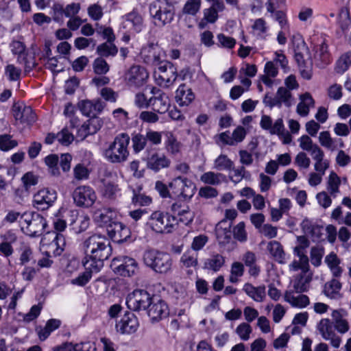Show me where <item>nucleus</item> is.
<instances>
[{"label": "nucleus", "mask_w": 351, "mask_h": 351, "mask_svg": "<svg viewBox=\"0 0 351 351\" xmlns=\"http://www.w3.org/2000/svg\"><path fill=\"white\" fill-rule=\"evenodd\" d=\"M19 145L18 141L12 138L10 134H0V150L2 152H9Z\"/></svg>", "instance_id": "56"}, {"label": "nucleus", "mask_w": 351, "mask_h": 351, "mask_svg": "<svg viewBox=\"0 0 351 351\" xmlns=\"http://www.w3.org/2000/svg\"><path fill=\"white\" fill-rule=\"evenodd\" d=\"M13 114L15 119L21 123L30 124L35 121L36 115L30 106L14 105Z\"/></svg>", "instance_id": "26"}, {"label": "nucleus", "mask_w": 351, "mask_h": 351, "mask_svg": "<svg viewBox=\"0 0 351 351\" xmlns=\"http://www.w3.org/2000/svg\"><path fill=\"white\" fill-rule=\"evenodd\" d=\"M276 101H277V106L279 108L282 105L290 107L293 103L291 93L285 87H280L276 95Z\"/></svg>", "instance_id": "46"}, {"label": "nucleus", "mask_w": 351, "mask_h": 351, "mask_svg": "<svg viewBox=\"0 0 351 351\" xmlns=\"http://www.w3.org/2000/svg\"><path fill=\"white\" fill-rule=\"evenodd\" d=\"M225 263L224 257L219 254L211 255L206 259L204 262V268L213 271H218Z\"/></svg>", "instance_id": "45"}, {"label": "nucleus", "mask_w": 351, "mask_h": 351, "mask_svg": "<svg viewBox=\"0 0 351 351\" xmlns=\"http://www.w3.org/2000/svg\"><path fill=\"white\" fill-rule=\"evenodd\" d=\"M61 325V321L58 319H49L44 327H37L36 331L40 341L46 340L52 332L58 329Z\"/></svg>", "instance_id": "36"}, {"label": "nucleus", "mask_w": 351, "mask_h": 351, "mask_svg": "<svg viewBox=\"0 0 351 351\" xmlns=\"http://www.w3.org/2000/svg\"><path fill=\"white\" fill-rule=\"evenodd\" d=\"M319 142L326 149L333 152L338 149L343 148V141L340 138H332L328 131H323L319 133Z\"/></svg>", "instance_id": "28"}, {"label": "nucleus", "mask_w": 351, "mask_h": 351, "mask_svg": "<svg viewBox=\"0 0 351 351\" xmlns=\"http://www.w3.org/2000/svg\"><path fill=\"white\" fill-rule=\"evenodd\" d=\"M341 289L340 282L337 279H332L325 285L324 291L327 297L331 299H337L340 297Z\"/></svg>", "instance_id": "47"}, {"label": "nucleus", "mask_w": 351, "mask_h": 351, "mask_svg": "<svg viewBox=\"0 0 351 351\" xmlns=\"http://www.w3.org/2000/svg\"><path fill=\"white\" fill-rule=\"evenodd\" d=\"M97 52L101 56H114L118 52V49L114 43L105 42L97 47Z\"/></svg>", "instance_id": "55"}, {"label": "nucleus", "mask_w": 351, "mask_h": 351, "mask_svg": "<svg viewBox=\"0 0 351 351\" xmlns=\"http://www.w3.org/2000/svg\"><path fill=\"white\" fill-rule=\"evenodd\" d=\"M290 271H300V274L308 272V258L307 256H303L298 260H294L289 265Z\"/></svg>", "instance_id": "59"}, {"label": "nucleus", "mask_w": 351, "mask_h": 351, "mask_svg": "<svg viewBox=\"0 0 351 351\" xmlns=\"http://www.w3.org/2000/svg\"><path fill=\"white\" fill-rule=\"evenodd\" d=\"M226 179V176L222 173L208 171L202 175L200 180L207 184L217 185Z\"/></svg>", "instance_id": "51"}, {"label": "nucleus", "mask_w": 351, "mask_h": 351, "mask_svg": "<svg viewBox=\"0 0 351 351\" xmlns=\"http://www.w3.org/2000/svg\"><path fill=\"white\" fill-rule=\"evenodd\" d=\"M146 162L147 167L154 172L162 169L167 168L170 165V160L164 154L158 152H147V156L143 158Z\"/></svg>", "instance_id": "21"}, {"label": "nucleus", "mask_w": 351, "mask_h": 351, "mask_svg": "<svg viewBox=\"0 0 351 351\" xmlns=\"http://www.w3.org/2000/svg\"><path fill=\"white\" fill-rule=\"evenodd\" d=\"M152 96L151 107L153 110L162 114L168 111L170 107L169 96L156 87L152 86L150 90Z\"/></svg>", "instance_id": "18"}, {"label": "nucleus", "mask_w": 351, "mask_h": 351, "mask_svg": "<svg viewBox=\"0 0 351 351\" xmlns=\"http://www.w3.org/2000/svg\"><path fill=\"white\" fill-rule=\"evenodd\" d=\"M141 188H139L138 191L133 190V195L132 197V202L135 206H147L152 203L151 197L146 195L144 193H140Z\"/></svg>", "instance_id": "58"}, {"label": "nucleus", "mask_w": 351, "mask_h": 351, "mask_svg": "<svg viewBox=\"0 0 351 351\" xmlns=\"http://www.w3.org/2000/svg\"><path fill=\"white\" fill-rule=\"evenodd\" d=\"M107 233L113 241L119 243L126 241L130 237L129 228L118 221L108 226Z\"/></svg>", "instance_id": "22"}, {"label": "nucleus", "mask_w": 351, "mask_h": 351, "mask_svg": "<svg viewBox=\"0 0 351 351\" xmlns=\"http://www.w3.org/2000/svg\"><path fill=\"white\" fill-rule=\"evenodd\" d=\"M67 213L66 208L61 207L56 213L53 220L54 229L58 232H63L66 228L65 215Z\"/></svg>", "instance_id": "52"}, {"label": "nucleus", "mask_w": 351, "mask_h": 351, "mask_svg": "<svg viewBox=\"0 0 351 351\" xmlns=\"http://www.w3.org/2000/svg\"><path fill=\"white\" fill-rule=\"evenodd\" d=\"M302 228L307 237H310L313 241L318 239L322 234V228L315 225L311 221L304 219L302 222Z\"/></svg>", "instance_id": "42"}, {"label": "nucleus", "mask_w": 351, "mask_h": 351, "mask_svg": "<svg viewBox=\"0 0 351 351\" xmlns=\"http://www.w3.org/2000/svg\"><path fill=\"white\" fill-rule=\"evenodd\" d=\"M85 271L80 274L77 278L71 280V282L72 285L77 286H84L90 280L93 272H98L99 271L94 270L93 269H88L85 267Z\"/></svg>", "instance_id": "61"}, {"label": "nucleus", "mask_w": 351, "mask_h": 351, "mask_svg": "<svg viewBox=\"0 0 351 351\" xmlns=\"http://www.w3.org/2000/svg\"><path fill=\"white\" fill-rule=\"evenodd\" d=\"M309 272L300 274L292 281V287L289 289L297 293H302L306 290L307 285L311 281Z\"/></svg>", "instance_id": "41"}, {"label": "nucleus", "mask_w": 351, "mask_h": 351, "mask_svg": "<svg viewBox=\"0 0 351 351\" xmlns=\"http://www.w3.org/2000/svg\"><path fill=\"white\" fill-rule=\"evenodd\" d=\"M21 230L29 237L40 236L47 226L46 219L37 213H25L21 215Z\"/></svg>", "instance_id": "5"}, {"label": "nucleus", "mask_w": 351, "mask_h": 351, "mask_svg": "<svg viewBox=\"0 0 351 351\" xmlns=\"http://www.w3.org/2000/svg\"><path fill=\"white\" fill-rule=\"evenodd\" d=\"M315 100L309 93H304L299 95V102L297 105L296 112L302 117L308 115L311 108L315 107Z\"/></svg>", "instance_id": "30"}, {"label": "nucleus", "mask_w": 351, "mask_h": 351, "mask_svg": "<svg viewBox=\"0 0 351 351\" xmlns=\"http://www.w3.org/2000/svg\"><path fill=\"white\" fill-rule=\"evenodd\" d=\"M148 77L149 73L144 67L135 65L130 67L128 71L125 78L128 86L139 87L146 82Z\"/></svg>", "instance_id": "20"}, {"label": "nucleus", "mask_w": 351, "mask_h": 351, "mask_svg": "<svg viewBox=\"0 0 351 351\" xmlns=\"http://www.w3.org/2000/svg\"><path fill=\"white\" fill-rule=\"evenodd\" d=\"M90 222V217L85 213L79 214L75 220L71 221V225L75 233H81L88 229Z\"/></svg>", "instance_id": "44"}, {"label": "nucleus", "mask_w": 351, "mask_h": 351, "mask_svg": "<svg viewBox=\"0 0 351 351\" xmlns=\"http://www.w3.org/2000/svg\"><path fill=\"white\" fill-rule=\"evenodd\" d=\"M51 55V49L49 47H46V58L45 66L52 72H60L62 70L61 66H58V59L55 57L50 58Z\"/></svg>", "instance_id": "63"}, {"label": "nucleus", "mask_w": 351, "mask_h": 351, "mask_svg": "<svg viewBox=\"0 0 351 351\" xmlns=\"http://www.w3.org/2000/svg\"><path fill=\"white\" fill-rule=\"evenodd\" d=\"M58 162L59 158L56 154H49L45 158V163L48 167V171L53 176H58L60 174Z\"/></svg>", "instance_id": "54"}, {"label": "nucleus", "mask_w": 351, "mask_h": 351, "mask_svg": "<svg viewBox=\"0 0 351 351\" xmlns=\"http://www.w3.org/2000/svg\"><path fill=\"white\" fill-rule=\"evenodd\" d=\"M86 253L88 257L83 263L84 267L99 271L103 262L109 258L112 249L108 239L100 234H95L84 241Z\"/></svg>", "instance_id": "1"}, {"label": "nucleus", "mask_w": 351, "mask_h": 351, "mask_svg": "<svg viewBox=\"0 0 351 351\" xmlns=\"http://www.w3.org/2000/svg\"><path fill=\"white\" fill-rule=\"evenodd\" d=\"M100 125L97 119H90L84 123L78 130V132L83 137L93 134L99 129Z\"/></svg>", "instance_id": "48"}, {"label": "nucleus", "mask_w": 351, "mask_h": 351, "mask_svg": "<svg viewBox=\"0 0 351 351\" xmlns=\"http://www.w3.org/2000/svg\"><path fill=\"white\" fill-rule=\"evenodd\" d=\"M325 263L330 268L333 276L337 277L341 274L342 269L339 267L340 261L336 254L331 252L327 255L325 258Z\"/></svg>", "instance_id": "49"}, {"label": "nucleus", "mask_w": 351, "mask_h": 351, "mask_svg": "<svg viewBox=\"0 0 351 351\" xmlns=\"http://www.w3.org/2000/svg\"><path fill=\"white\" fill-rule=\"evenodd\" d=\"M318 330L324 339L331 338L334 335V327L328 319H322L318 325Z\"/></svg>", "instance_id": "57"}, {"label": "nucleus", "mask_w": 351, "mask_h": 351, "mask_svg": "<svg viewBox=\"0 0 351 351\" xmlns=\"http://www.w3.org/2000/svg\"><path fill=\"white\" fill-rule=\"evenodd\" d=\"M165 136V145L167 151L171 154H176L180 152L181 143L177 140L172 132H164Z\"/></svg>", "instance_id": "43"}, {"label": "nucleus", "mask_w": 351, "mask_h": 351, "mask_svg": "<svg viewBox=\"0 0 351 351\" xmlns=\"http://www.w3.org/2000/svg\"><path fill=\"white\" fill-rule=\"evenodd\" d=\"M57 199V192L52 189L43 188L38 191L33 197L34 206L38 209L46 210Z\"/></svg>", "instance_id": "15"}, {"label": "nucleus", "mask_w": 351, "mask_h": 351, "mask_svg": "<svg viewBox=\"0 0 351 351\" xmlns=\"http://www.w3.org/2000/svg\"><path fill=\"white\" fill-rule=\"evenodd\" d=\"M178 219L160 210L153 212L147 221V226L156 233H170L178 225Z\"/></svg>", "instance_id": "4"}, {"label": "nucleus", "mask_w": 351, "mask_h": 351, "mask_svg": "<svg viewBox=\"0 0 351 351\" xmlns=\"http://www.w3.org/2000/svg\"><path fill=\"white\" fill-rule=\"evenodd\" d=\"M154 68L155 83L162 88L173 86L178 77L176 68L169 61L164 60Z\"/></svg>", "instance_id": "7"}, {"label": "nucleus", "mask_w": 351, "mask_h": 351, "mask_svg": "<svg viewBox=\"0 0 351 351\" xmlns=\"http://www.w3.org/2000/svg\"><path fill=\"white\" fill-rule=\"evenodd\" d=\"M231 223L226 220L219 222L215 228L216 237L219 244L228 243L231 239Z\"/></svg>", "instance_id": "33"}, {"label": "nucleus", "mask_w": 351, "mask_h": 351, "mask_svg": "<svg viewBox=\"0 0 351 351\" xmlns=\"http://www.w3.org/2000/svg\"><path fill=\"white\" fill-rule=\"evenodd\" d=\"M340 185L341 178L335 172L331 171L327 179L326 189L333 198H335L339 193Z\"/></svg>", "instance_id": "40"}, {"label": "nucleus", "mask_w": 351, "mask_h": 351, "mask_svg": "<svg viewBox=\"0 0 351 351\" xmlns=\"http://www.w3.org/2000/svg\"><path fill=\"white\" fill-rule=\"evenodd\" d=\"M154 298L145 290L136 289L126 298V305L132 311L145 310L151 304Z\"/></svg>", "instance_id": "11"}, {"label": "nucleus", "mask_w": 351, "mask_h": 351, "mask_svg": "<svg viewBox=\"0 0 351 351\" xmlns=\"http://www.w3.org/2000/svg\"><path fill=\"white\" fill-rule=\"evenodd\" d=\"M234 163L226 155L220 154L214 161V168L218 171H231Z\"/></svg>", "instance_id": "53"}, {"label": "nucleus", "mask_w": 351, "mask_h": 351, "mask_svg": "<svg viewBox=\"0 0 351 351\" xmlns=\"http://www.w3.org/2000/svg\"><path fill=\"white\" fill-rule=\"evenodd\" d=\"M115 217V211L111 209H104L95 214L94 220L98 226L106 228L108 231V226L117 222L114 221Z\"/></svg>", "instance_id": "34"}, {"label": "nucleus", "mask_w": 351, "mask_h": 351, "mask_svg": "<svg viewBox=\"0 0 351 351\" xmlns=\"http://www.w3.org/2000/svg\"><path fill=\"white\" fill-rule=\"evenodd\" d=\"M149 14L156 25L169 23L173 19L172 6L166 0H156L149 6Z\"/></svg>", "instance_id": "8"}, {"label": "nucleus", "mask_w": 351, "mask_h": 351, "mask_svg": "<svg viewBox=\"0 0 351 351\" xmlns=\"http://www.w3.org/2000/svg\"><path fill=\"white\" fill-rule=\"evenodd\" d=\"M243 291L256 302H262L265 297V287H254L250 283H245L243 287Z\"/></svg>", "instance_id": "39"}, {"label": "nucleus", "mask_w": 351, "mask_h": 351, "mask_svg": "<svg viewBox=\"0 0 351 351\" xmlns=\"http://www.w3.org/2000/svg\"><path fill=\"white\" fill-rule=\"evenodd\" d=\"M53 351H91L95 346L90 342H82L79 343H64L53 348Z\"/></svg>", "instance_id": "37"}, {"label": "nucleus", "mask_w": 351, "mask_h": 351, "mask_svg": "<svg viewBox=\"0 0 351 351\" xmlns=\"http://www.w3.org/2000/svg\"><path fill=\"white\" fill-rule=\"evenodd\" d=\"M244 267L243 265L239 262H234L232 263L230 269V275L229 280L232 283H236L239 281V278L243 275Z\"/></svg>", "instance_id": "62"}, {"label": "nucleus", "mask_w": 351, "mask_h": 351, "mask_svg": "<svg viewBox=\"0 0 351 351\" xmlns=\"http://www.w3.org/2000/svg\"><path fill=\"white\" fill-rule=\"evenodd\" d=\"M141 56L143 61L154 66L165 60L166 55L165 51L158 45H148L142 49Z\"/></svg>", "instance_id": "16"}, {"label": "nucleus", "mask_w": 351, "mask_h": 351, "mask_svg": "<svg viewBox=\"0 0 351 351\" xmlns=\"http://www.w3.org/2000/svg\"><path fill=\"white\" fill-rule=\"evenodd\" d=\"M195 99L191 88L184 84H180L176 91V101L181 106L189 105Z\"/></svg>", "instance_id": "35"}, {"label": "nucleus", "mask_w": 351, "mask_h": 351, "mask_svg": "<svg viewBox=\"0 0 351 351\" xmlns=\"http://www.w3.org/2000/svg\"><path fill=\"white\" fill-rule=\"evenodd\" d=\"M10 48L13 55L16 56L17 62L23 64L25 68L34 66V62L29 56L25 44L20 40H14L10 44Z\"/></svg>", "instance_id": "19"}, {"label": "nucleus", "mask_w": 351, "mask_h": 351, "mask_svg": "<svg viewBox=\"0 0 351 351\" xmlns=\"http://www.w3.org/2000/svg\"><path fill=\"white\" fill-rule=\"evenodd\" d=\"M149 307L148 315L152 320H159L167 317L169 315L167 304L158 298L154 297Z\"/></svg>", "instance_id": "23"}, {"label": "nucleus", "mask_w": 351, "mask_h": 351, "mask_svg": "<svg viewBox=\"0 0 351 351\" xmlns=\"http://www.w3.org/2000/svg\"><path fill=\"white\" fill-rule=\"evenodd\" d=\"M251 34L258 40H266L270 36V28L262 18L252 21Z\"/></svg>", "instance_id": "29"}, {"label": "nucleus", "mask_w": 351, "mask_h": 351, "mask_svg": "<svg viewBox=\"0 0 351 351\" xmlns=\"http://www.w3.org/2000/svg\"><path fill=\"white\" fill-rule=\"evenodd\" d=\"M97 194L90 186L81 185L76 187L73 193V199L78 207L88 208L93 206L97 200Z\"/></svg>", "instance_id": "10"}, {"label": "nucleus", "mask_w": 351, "mask_h": 351, "mask_svg": "<svg viewBox=\"0 0 351 351\" xmlns=\"http://www.w3.org/2000/svg\"><path fill=\"white\" fill-rule=\"evenodd\" d=\"M124 26L130 31L138 33L144 27L143 20L141 15L135 10L125 16Z\"/></svg>", "instance_id": "32"}, {"label": "nucleus", "mask_w": 351, "mask_h": 351, "mask_svg": "<svg viewBox=\"0 0 351 351\" xmlns=\"http://www.w3.org/2000/svg\"><path fill=\"white\" fill-rule=\"evenodd\" d=\"M171 191L172 199H191L195 193V186L190 180L178 176L173 179L169 184Z\"/></svg>", "instance_id": "9"}, {"label": "nucleus", "mask_w": 351, "mask_h": 351, "mask_svg": "<svg viewBox=\"0 0 351 351\" xmlns=\"http://www.w3.org/2000/svg\"><path fill=\"white\" fill-rule=\"evenodd\" d=\"M130 138L126 133H121L115 136L113 141L108 143L104 151V157L111 163L125 162L130 155L129 144Z\"/></svg>", "instance_id": "2"}, {"label": "nucleus", "mask_w": 351, "mask_h": 351, "mask_svg": "<svg viewBox=\"0 0 351 351\" xmlns=\"http://www.w3.org/2000/svg\"><path fill=\"white\" fill-rule=\"evenodd\" d=\"M181 268L185 269L188 274H192L198 265V252L193 250H186L180 259Z\"/></svg>", "instance_id": "27"}, {"label": "nucleus", "mask_w": 351, "mask_h": 351, "mask_svg": "<svg viewBox=\"0 0 351 351\" xmlns=\"http://www.w3.org/2000/svg\"><path fill=\"white\" fill-rule=\"evenodd\" d=\"M79 108L84 115L95 117L102 111L104 104L100 99L84 100L80 102Z\"/></svg>", "instance_id": "25"}, {"label": "nucleus", "mask_w": 351, "mask_h": 351, "mask_svg": "<svg viewBox=\"0 0 351 351\" xmlns=\"http://www.w3.org/2000/svg\"><path fill=\"white\" fill-rule=\"evenodd\" d=\"M113 265H115L119 263L114 269L117 274L123 277H131L134 276L138 270V265L136 261L131 257L122 256L116 258L113 260Z\"/></svg>", "instance_id": "13"}, {"label": "nucleus", "mask_w": 351, "mask_h": 351, "mask_svg": "<svg viewBox=\"0 0 351 351\" xmlns=\"http://www.w3.org/2000/svg\"><path fill=\"white\" fill-rule=\"evenodd\" d=\"M66 245L65 238L62 234L49 232L40 241V250L48 257L60 256Z\"/></svg>", "instance_id": "6"}, {"label": "nucleus", "mask_w": 351, "mask_h": 351, "mask_svg": "<svg viewBox=\"0 0 351 351\" xmlns=\"http://www.w3.org/2000/svg\"><path fill=\"white\" fill-rule=\"evenodd\" d=\"M139 327L137 317L131 312H126L115 324L116 331L121 335H132L135 333Z\"/></svg>", "instance_id": "12"}, {"label": "nucleus", "mask_w": 351, "mask_h": 351, "mask_svg": "<svg viewBox=\"0 0 351 351\" xmlns=\"http://www.w3.org/2000/svg\"><path fill=\"white\" fill-rule=\"evenodd\" d=\"M267 251L270 258L279 264H285L289 259V256L285 252L282 245L277 241H269L267 245Z\"/></svg>", "instance_id": "24"}, {"label": "nucleus", "mask_w": 351, "mask_h": 351, "mask_svg": "<svg viewBox=\"0 0 351 351\" xmlns=\"http://www.w3.org/2000/svg\"><path fill=\"white\" fill-rule=\"evenodd\" d=\"M351 65V53L343 54L337 61L335 71L338 73H343Z\"/></svg>", "instance_id": "60"}, {"label": "nucleus", "mask_w": 351, "mask_h": 351, "mask_svg": "<svg viewBox=\"0 0 351 351\" xmlns=\"http://www.w3.org/2000/svg\"><path fill=\"white\" fill-rule=\"evenodd\" d=\"M99 186L101 195L107 199H115L121 195V189L117 183V176L109 173L101 180Z\"/></svg>", "instance_id": "14"}, {"label": "nucleus", "mask_w": 351, "mask_h": 351, "mask_svg": "<svg viewBox=\"0 0 351 351\" xmlns=\"http://www.w3.org/2000/svg\"><path fill=\"white\" fill-rule=\"evenodd\" d=\"M143 260L145 265L156 273L167 274L172 269L173 260L170 254L155 250H146Z\"/></svg>", "instance_id": "3"}, {"label": "nucleus", "mask_w": 351, "mask_h": 351, "mask_svg": "<svg viewBox=\"0 0 351 351\" xmlns=\"http://www.w3.org/2000/svg\"><path fill=\"white\" fill-rule=\"evenodd\" d=\"M225 10V5L221 0H215L213 2L210 7L203 10V18L198 23L200 29H204L208 24L215 23L218 18L219 12H221Z\"/></svg>", "instance_id": "17"}, {"label": "nucleus", "mask_w": 351, "mask_h": 351, "mask_svg": "<svg viewBox=\"0 0 351 351\" xmlns=\"http://www.w3.org/2000/svg\"><path fill=\"white\" fill-rule=\"evenodd\" d=\"M315 60L320 67H324L331 62L330 54L328 46L324 43L315 47Z\"/></svg>", "instance_id": "38"}, {"label": "nucleus", "mask_w": 351, "mask_h": 351, "mask_svg": "<svg viewBox=\"0 0 351 351\" xmlns=\"http://www.w3.org/2000/svg\"><path fill=\"white\" fill-rule=\"evenodd\" d=\"M285 300L292 306L297 308H304L309 304L308 296L297 293L291 289L286 291L284 295Z\"/></svg>", "instance_id": "31"}, {"label": "nucleus", "mask_w": 351, "mask_h": 351, "mask_svg": "<svg viewBox=\"0 0 351 351\" xmlns=\"http://www.w3.org/2000/svg\"><path fill=\"white\" fill-rule=\"evenodd\" d=\"M201 5V0H188L183 8V12L194 16L199 12Z\"/></svg>", "instance_id": "64"}, {"label": "nucleus", "mask_w": 351, "mask_h": 351, "mask_svg": "<svg viewBox=\"0 0 351 351\" xmlns=\"http://www.w3.org/2000/svg\"><path fill=\"white\" fill-rule=\"evenodd\" d=\"M21 74V69L13 64H8L4 68L3 75L10 82L19 81Z\"/></svg>", "instance_id": "50"}]
</instances>
